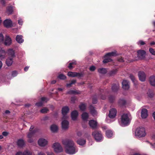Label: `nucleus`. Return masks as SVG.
Segmentation results:
<instances>
[{
    "label": "nucleus",
    "mask_w": 155,
    "mask_h": 155,
    "mask_svg": "<svg viewBox=\"0 0 155 155\" xmlns=\"http://www.w3.org/2000/svg\"><path fill=\"white\" fill-rule=\"evenodd\" d=\"M62 143L65 145L66 152L70 154H73L77 152L78 150L74 146V142L70 140H63Z\"/></svg>",
    "instance_id": "nucleus-1"
},
{
    "label": "nucleus",
    "mask_w": 155,
    "mask_h": 155,
    "mask_svg": "<svg viewBox=\"0 0 155 155\" xmlns=\"http://www.w3.org/2000/svg\"><path fill=\"white\" fill-rule=\"evenodd\" d=\"M92 135L97 142H100L103 140V137L101 132L100 131L95 130L93 132Z\"/></svg>",
    "instance_id": "nucleus-2"
},
{
    "label": "nucleus",
    "mask_w": 155,
    "mask_h": 155,
    "mask_svg": "<svg viewBox=\"0 0 155 155\" xmlns=\"http://www.w3.org/2000/svg\"><path fill=\"white\" fill-rule=\"evenodd\" d=\"M121 123L122 125L126 126L129 124L130 119L127 114H123L121 117Z\"/></svg>",
    "instance_id": "nucleus-3"
},
{
    "label": "nucleus",
    "mask_w": 155,
    "mask_h": 155,
    "mask_svg": "<svg viewBox=\"0 0 155 155\" xmlns=\"http://www.w3.org/2000/svg\"><path fill=\"white\" fill-rule=\"evenodd\" d=\"M135 134L139 137H144L146 134L145 128L142 127L137 128L135 131Z\"/></svg>",
    "instance_id": "nucleus-4"
},
{
    "label": "nucleus",
    "mask_w": 155,
    "mask_h": 155,
    "mask_svg": "<svg viewBox=\"0 0 155 155\" xmlns=\"http://www.w3.org/2000/svg\"><path fill=\"white\" fill-rule=\"evenodd\" d=\"M37 131V129H35L32 131L30 132L27 135V137L28 138V142L30 143L33 142V139L32 137L34 136L35 133Z\"/></svg>",
    "instance_id": "nucleus-5"
},
{
    "label": "nucleus",
    "mask_w": 155,
    "mask_h": 155,
    "mask_svg": "<svg viewBox=\"0 0 155 155\" xmlns=\"http://www.w3.org/2000/svg\"><path fill=\"white\" fill-rule=\"evenodd\" d=\"M68 75L70 77H83L84 74L82 73H78L76 72H73L72 71H69L68 73Z\"/></svg>",
    "instance_id": "nucleus-6"
},
{
    "label": "nucleus",
    "mask_w": 155,
    "mask_h": 155,
    "mask_svg": "<svg viewBox=\"0 0 155 155\" xmlns=\"http://www.w3.org/2000/svg\"><path fill=\"white\" fill-rule=\"evenodd\" d=\"M54 151L56 153L60 152L62 151V148L60 144L58 143H55L53 146Z\"/></svg>",
    "instance_id": "nucleus-7"
},
{
    "label": "nucleus",
    "mask_w": 155,
    "mask_h": 155,
    "mask_svg": "<svg viewBox=\"0 0 155 155\" xmlns=\"http://www.w3.org/2000/svg\"><path fill=\"white\" fill-rule=\"evenodd\" d=\"M69 110V109L68 107H64L62 109V113L63 116L62 119H67L68 117L67 116V114L68 113Z\"/></svg>",
    "instance_id": "nucleus-8"
},
{
    "label": "nucleus",
    "mask_w": 155,
    "mask_h": 155,
    "mask_svg": "<svg viewBox=\"0 0 155 155\" xmlns=\"http://www.w3.org/2000/svg\"><path fill=\"white\" fill-rule=\"evenodd\" d=\"M117 110L115 108H112L109 111V117L111 118H113L116 115Z\"/></svg>",
    "instance_id": "nucleus-9"
},
{
    "label": "nucleus",
    "mask_w": 155,
    "mask_h": 155,
    "mask_svg": "<svg viewBox=\"0 0 155 155\" xmlns=\"http://www.w3.org/2000/svg\"><path fill=\"white\" fill-rule=\"evenodd\" d=\"M138 76L140 80L144 81L146 79V74L143 71H140L138 72Z\"/></svg>",
    "instance_id": "nucleus-10"
},
{
    "label": "nucleus",
    "mask_w": 155,
    "mask_h": 155,
    "mask_svg": "<svg viewBox=\"0 0 155 155\" xmlns=\"http://www.w3.org/2000/svg\"><path fill=\"white\" fill-rule=\"evenodd\" d=\"M4 26L6 28H10L12 27V21L10 19H6L3 22Z\"/></svg>",
    "instance_id": "nucleus-11"
},
{
    "label": "nucleus",
    "mask_w": 155,
    "mask_h": 155,
    "mask_svg": "<svg viewBox=\"0 0 155 155\" xmlns=\"http://www.w3.org/2000/svg\"><path fill=\"white\" fill-rule=\"evenodd\" d=\"M117 55L116 51L106 54L104 57V58H109L110 57H114Z\"/></svg>",
    "instance_id": "nucleus-12"
},
{
    "label": "nucleus",
    "mask_w": 155,
    "mask_h": 155,
    "mask_svg": "<svg viewBox=\"0 0 155 155\" xmlns=\"http://www.w3.org/2000/svg\"><path fill=\"white\" fill-rule=\"evenodd\" d=\"M97 122L94 120H91L89 121V125L90 127L93 129H96L97 128Z\"/></svg>",
    "instance_id": "nucleus-13"
},
{
    "label": "nucleus",
    "mask_w": 155,
    "mask_h": 155,
    "mask_svg": "<svg viewBox=\"0 0 155 155\" xmlns=\"http://www.w3.org/2000/svg\"><path fill=\"white\" fill-rule=\"evenodd\" d=\"M12 39L9 36L6 35L5 36V41L4 43L5 45L9 46L12 43Z\"/></svg>",
    "instance_id": "nucleus-14"
},
{
    "label": "nucleus",
    "mask_w": 155,
    "mask_h": 155,
    "mask_svg": "<svg viewBox=\"0 0 155 155\" xmlns=\"http://www.w3.org/2000/svg\"><path fill=\"white\" fill-rule=\"evenodd\" d=\"M47 141L43 138H41L38 140V144L41 146H45L47 144Z\"/></svg>",
    "instance_id": "nucleus-15"
},
{
    "label": "nucleus",
    "mask_w": 155,
    "mask_h": 155,
    "mask_svg": "<svg viewBox=\"0 0 155 155\" xmlns=\"http://www.w3.org/2000/svg\"><path fill=\"white\" fill-rule=\"evenodd\" d=\"M122 88L125 90H128L130 87L129 82L126 80H124L122 82Z\"/></svg>",
    "instance_id": "nucleus-16"
},
{
    "label": "nucleus",
    "mask_w": 155,
    "mask_h": 155,
    "mask_svg": "<svg viewBox=\"0 0 155 155\" xmlns=\"http://www.w3.org/2000/svg\"><path fill=\"white\" fill-rule=\"evenodd\" d=\"M148 111L147 109L143 108L141 112V117L142 118H146L148 116Z\"/></svg>",
    "instance_id": "nucleus-17"
},
{
    "label": "nucleus",
    "mask_w": 155,
    "mask_h": 155,
    "mask_svg": "<svg viewBox=\"0 0 155 155\" xmlns=\"http://www.w3.org/2000/svg\"><path fill=\"white\" fill-rule=\"evenodd\" d=\"M127 103L126 101L124 99H120L118 102V105L120 107L124 106Z\"/></svg>",
    "instance_id": "nucleus-18"
},
{
    "label": "nucleus",
    "mask_w": 155,
    "mask_h": 155,
    "mask_svg": "<svg viewBox=\"0 0 155 155\" xmlns=\"http://www.w3.org/2000/svg\"><path fill=\"white\" fill-rule=\"evenodd\" d=\"M62 127L63 129H66L68 127L69 122L67 120H64L62 122Z\"/></svg>",
    "instance_id": "nucleus-19"
},
{
    "label": "nucleus",
    "mask_w": 155,
    "mask_h": 155,
    "mask_svg": "<svg viewBox=\"0 0 155 155\" xmlns=\"http://www.w3.org/2000/svg\"><path fill=\"white\" fill-rule=\"evenodd\" d=\"M78 115V112L77 110L73 111L71 114V117L72 119L74 120H75Z\"/></svg>",
    "instance_id": "nucleus-20"
},
{
    "label": "nucleus",
    "mask_w": 155,
    "mask_h": 155,
    "mask_svg": "<svg viewBox=\"0 0 155 155\" xmlns=\"http://www.w3.org/2000/svg\"><path fill=\"white\" fill-rule=\"evenodd\" d=\"M89 110L91 113L92 115L94 116L97 114V111L95 109V107L92 105H90L89 106Z\"/></svg>",
    "instance_id": "nucleus-21"
},
{
    "label": "nucleus",
    "mask_w": 155,
    "mask_h": 155,
    "mask_svg": "<svg viewBox=\"0 0 155 155\" xmlns=\"http://www.w3.org/2000/svg\"><path fill=\"white\" fill-rule=\"evenodd\" d=\"M67 94H81V91L78 90H71L67 92Z\"/></svg>",
    "instance_id": "nucleus-22"
},
{
    "label": "nucleus",
    "mask_w": 155,
    "mask_h": 155,
    "mask_svg": "<svg viewBox=\"0 0 155 155\" xmlns=\"http://www.w3.org/2000/svg\"><path fill=\"white\" fill-rule=\"evenodd\" d=\"M18 146L20 147H22L25 144L24 140L22 139H19L17 142Z\"/></svg>",
    "instance_id": "nucleus-23"
},
{
    "label": "nucleus",
    "mask_w": 155,
    "mask_h": 155,
    "mask_svg": "<svg viewBox=\"0 0 155 155\" xmlns=\"http://www.w3.org/2000/svg\"><path fill=\"white\" fill-rule=\"evenodd\" d=\"M16 40L18 43L20 44L23 43L24 41L22 36L21 35H17L16 37Z\"/></svg>",
    "instance_id": "nucleus-24"
},
{
    "label": "nucleus",
    "mask_w": 155,
    "mask_h": 155,
    "mask_svg": "<svg viewBox=\"0 0 155 155\" xmlns=\"http://www.w3.org/2000/svg\"><path fill=\"white\" fill-rule=\"evenodd\" d=\"M151 85L153 86H155V76H152L150 77L149 80Z\"/></svg>",
    "instance_id": "nucleus-25"
},
{
    "label": "nucleus",
    "mask_w": 155,
    "mask_h": 155,
    "mask_svg": "<svg viewBox=\"0 0 155 155\" xmlns=\"http://www.w3.org/2000/svg\"><path fill=\"white\" fill-rule=\"evenodd\" d=\"M86 142V140L83 139H80L77 140V143L81 146H83L85 144Z\"/></svg>",
    "instance_id": "nucleus-26"
},
{
    "label": "nucleus",
    "mask_w": 155,
    "mask_h": 155,
    "mask_svg": "<svg viewBox=\"0 0 155 155\" xmlns=\"http://www.w3.org/2000/svg\"><path fill=\"white\" fill-rule=\"evenodd\" d=\"M146 52L143 50H140L137 51L138 55L139 57H143L146 55Z\"/></svg>",
    "instance_id": "nucleus-27"
},
{
    "label": "nucleus",
    "mask_w": 155,
    "mask_h": 155,
    "mask_svg": "<svg viewBox=\"0 0 155 155\" xmlns=\"http://www.w3.org/2000/svg\"><path fill=\"white\" fill-rule=\"evenodd\" d=\"M8 54L12 57H14L15 56V53L14 51L12 49H9L7 51Z\"/></svg>",
    "instance_id": "nucleus-28"
},
{
    "label": "nucleus",
    "mask_w": 155,
    "mask_h": 155,
    "mask_svg": "<svg viewBox=\"0 0 155 155\" xmlns=\"http://www.w3.org/2000/svg\"><path fill=\"white\" fill-rule=\"evenodd\" d=\"M6 54L5 51L2 48H0V58H4Z\"/></svg>",
    "instance_id": "nucleus-29"
},
{
    "label": "nucleus",
    "mask_w": 155,
    "mask_h": 155,
    "mask_svg": "<svg viewBox=\"0 0 155 155\" xmlns=\"http://www.w3.org/2000/svg\"><path fill=\"white\" fill-rule=\"evenodd\" d=\"M88 114L87 113L84 112L81 115L82 120L84 121H87L88 117Z\"/></svg>",
    "instance_id": "nucleus-30"
},
{
    "label": "nucleus",
    "mask_w": 155,
    "mask_h": 155,
    "mask_svg": "<svg viewBox=\"0 0 155 155\" xmlns=\"http://www.w3.org/2000/svg\"><path fill=\"white\" fill-rule=\"evenodd\" d=\"M119 88V86L118 84H114L112 85V89L114 92L117 91Z\"/></svg>",
    "instance_id": "nucleus-31"
},
{
    "label": "nucleus",
    "mask_w": 155,
    "mask_h": 155,
    "mask_svg": "<svg viewBox=\"0 0 155 155\" xmlns=\"http://www.w3.org/2000/svg\"><path fill=\"white\" fill-rule=\"evenodd\" d=\"M98 71L100 73L104 74L107 73V71L105 68H101L98 69Z\"/></svg>",
    "instance_id": "nucleus-32"
},
{
    "label": "nucleus",
    "mask_w": 155,
    "mask_h": 155,
    "mask_svg": "<svg viewBox=\"0 0 155 155\" xmlns=\"http://www.w3.org/2000/svg\"><path fill=\"white\" fill-rule=\"evenodd\" d=\"M13 12V10L12 8V7L10 6L8 7L6 10V13L8 15H9L12 14Z\"/></svg>",
    "instance_id": "nucleus-33"
},
{
    "label": "nucleus",
    "mask_w": 155,
    "mask_h": 155,
    "mask_svg": "<svg viewBox=\"0 0 155 155\" xmlns=\"http://www.w3.org/2000/svg\"><path fill=\"white\" fill-rule=\"evenodd\" d=\"M129 77L135 85L137 84V81L136 80L135 77L132 74H130Z\"/></svg>",
    "instance_id": "nucleus-34"
},
{
    "label": "nucleus",
    "mask_w": 155,
    "mask_h": 155,
    "mask_svg": "<svg viewBox=\"0 0 155 155\" xmlns=\"http://www.w3.org/2000/svg\"><path fill=\"white\" fill-rule=\"evenodd\" d=\"M50 128L51 131L53 132H56L58 129V127L57 126L54 124L51 125V126Z\"/></svg>",
    "instance_id": "nucleus-35"
},
{
    "label": "nucleus",
    "mask_w": 155,
    "mask_h": 155,
    "mask_svg": "<svg viewBox=\"0 0 155 155\" xmlns=\"http://www.w3.org/2000/svg\"><path fill=\"white\" fill-rule=\"evenodd\" d=\"M106 135L107 137H111L112 136L113 132L111 130H107L106 131Z\"/></svg>",
    "instance_id": "nucleus-36"
},
{
    "label": "nucleus",
    "mask_w": 155,
    "mask_h": 155,
    "mask_svg": "<svg viewBox=\"0 0 155 155\" xmlns=\"http://www.w3.org/2000/svg\"><path fill=\"white\" fill-rule=\"evenodd\" d=\"M13 59H6V63L8 66H11L13 62Z\"/></svg>",
    "instance_id": "nucleus-37"
},
{
    "label": "nucleus",
    "mask_w": 155,
    "mask_h": 155,
    "mask_svg": "<svg viewBox=\"0 0 155 155\" xmlns=\"http://www.w3.org/2000/svg\"><path fill=\"white\" fill-rule=\"evenodd\" d=\"M79 107L81 110L82 111H84L86 109V105L85 104L82 103L79 105Z\"/></svg>",
    "instance_id": "nucleus-38"
},
{
    "label": "nucleus",
    "mask_w": 155,
    "mask_h": 155,
    "mask_svg": "<svg viewBox=\"0 0 155 155\" xmlns=\"http://www.w3.org/2000/svg\"><path fill=\"white\" fill-rule=\"evenodd\" d=\"M77 81L76 80L73 79L71 81V82L66 84V87H70L71 86L72 84H74L76 83Z\"/></svg>",
    "instance_id": "nucleus-39"
},
{
    "label": "nucleus",
    "mask_w": 155,
    "mask_h": 155,
    "mask_svg": "<svg viewBox=\"0 0 155 155\" xmlns=\"http://www.w3.org/2000/svg\"><path fill=\"white\" fill-rule=\"evenodd\" d=\"M115 99V97L113 95H110L108 97V100L110 103H113Z\"/></svg>",
    "instance_id": "nucleus-40"
},
{
    "label": "nucleus",
    "mask_w": 155,
    "mask_h": 155,
    "mask_svg": "<svg viewBox=\"0 0 155 155\" xmlns=\"http://www.w3.org/2000/svg\"><path fill=\"white\" fill-rule=\"evenodd\" d=\"M58 78L62 80H64L66 79V77L63 74H60L58 76Z\"/></svg>",
    "instance_id": "nucleus-41"
},
{
    "label": "nucleus",
    "mask_w": 155,
    "mask_h": 155,
    "mask_svg": "<svg viewBox=\"0 0 155 155\" xmlns=\"http://www.w3.org/2000/svg\"><path fill=\"white\" fill-rule=\"evenodd\" d=\"M117 72V69H114L110 71L109 72V74L110 76H112L115 74Z\"/></svg>",
    "instance_id": "nucleus-42"
},
{
    "label": "nucleus",
    "mask_w": 155,
    "mask_h": 155,
    "mask_svg": "<svg viewBox=\"0 0 155 155\" xmlns=\"http://www.w3.org/2000/svg\"><path fill=\"white\" fill-rule=\"evenodd\" d=\"M49 110L46 107H44L40 110V112L42 113H46L49 111Z\"/></svg>",
    "instance_id": "nucleus-43"
},
{
    "label": "nucleus",
    "mask_w": 155,
    "mask_h": 155,
    "mask_svg": "<svg viewBox=\"0 0 155 155\" xmlns=\"http://www.w3.org/2000/svg\"><path fill=\"white\" fill-rule=\"evenodd\" d=\"M4 37L1 33H0V45L4 43Z\"/></svg>",
    "instance_id": "nucleus-44"
},
{
    "label": "nucleus",
    "mask_w": 155,
    "mask_h": 155,
    "mask_svg": "<svg viewBox=\"0 0 155 155\" xmlns=\"http://www.w3.org/2000/svg\"><path fill=\"white\" fill-rule=\"evenodd\" d=\"M23 155H32V154L30 151L26 150L23 152Z\"/></svg>",
    "instance_id": "nucleus-45"
},
{
    "label": "nucleus",
    "mask_w": 155,
    "mask_h": 155,
    "mask_svg": "<svg viewBox=\"0 0 155 155\" xmlns=\"http://www.w3.org/2000/svg\"><path fill=\"white\" fill-rule=\"evenodd\" d=\"M18 74V72L16 71H12V76L13 77L16 76Z\"/></svg>",
    "instance_id": "nucleus-46"
},
{
    "label": "nucleus",
    "mask_w": 155,
    "mask_h": 155,
    "mask_svg": "<svg viewBox=\"0 0 155 155\" xmlns=\"http://www.w3.org/2000/svg\"><path fill=\"white\" fill-rule=\"evenodd\" d=\"M112 59H104L103 61V62L104 63H107L112 61Z\"/></svg>",
    "instance_id": "nucleus-47"
},
{
    "label": "nucleus",
    "mask_w": 155,
    "mask_h": 155,
    "mask_svg": "<svg viewBox=\"0 0 155 155\" xmlns=\"http://www.w3.org/2000/svg\"><path fill=\"white\" fill-rule=\"evenodd\" d=\"M77 97L75 96H73L71 97V101L72 103H74L75 101L77 100Z\"/></svg>",
    "instance_id": "nucleus-48"
},
{
    "label": "nucleus",
    "mask_w": 155,
    "mask_h": 155,
    "mask_svg": "<svg viewBox=\"0 0 155 155\" xmlns=\"http://www.w3.org/2000/svg\"><path fill=\"white\" fill-rule=\"evenodd\" d=\"M76 64V62L70 63L68 66L69 68L70 69L72 68H73L72 65L73 64Z\"/></svg>",
    "instance_id": "nucleus-49"
},
{
    "label": "nucleus",
    "mask_w": 155,
    "mask_h": 155,
    "mask_svg": "<svg viewBox=\"0 0 155 155\" xmlns=\"http://www.w3.org/2000/svg\"><path fill=\"white\" fill-rule=\"evenodd\" d=\"M41 100L42 101H45L46 102L49 100V99L46 97H42L41 98Z\"/></svg>",
    "instance_id": "nucleus-50"
},
{
    "label": "nucleus",
    "mask_w": 155,
    "mask_h": 155,
    "mask_svg": "<svg viewBox=\"0 0 155 155\" xmlns=\"http://www.w3.org/2000/svg\"><path fill=\"white\" fill-rule=\"evenodd\" d=\"M149 51L152 54L155 55V51L152 48H149Z\"/></svg>",
    "instance_id": "nucleus-51"
},
{
    "label": "nucleus",
    "mask_w": 155,
    "mask_h": 155,
    "mask_svg": "<svg viewBox=\"0 0 155 155\" xmlns=\"http://www.w3.org/2000/svg\"><path fill=\"white\" fill-rule=\"evenodd\" d=\"M147 94L148 96L150 98L152 97H153V94L152 92H148L147 93Z\"/></svg>",
    "instance_id": "nucleus-52"
},
{
    "label": "nucleus",
    "mask_w": 155,
    "mask_h": 155,
    "mask_svg": "<svg viewBox=\"0 0 155 155\" xmlns=\"http://www.w3.org/2000/svg\"><path fill=\"white\" fill-rule=\"evenodd\" d=\"M95 69L96 68L94 66H91L89 68V70L91 71H94L95 70Z\"/></svg>",
    "instance_id": "nucleus-53"
},
{
    "label": "nucleus",
    "mask_w": 155,
    "mask_h": 155,
    "mask_svg": "<svg viewBox=\"0 0 155 155\" xmlns=\"http://www.w3.org/2000/svg\"><path fill=\"white\" fill-rule=\"evenodd\" d=\"M97 103V100L96 98L93 97L92 98V103L93 104H96Z\"/></svg>",
    "instance_id": "nucleus-54"
},
{
    "label": "nucleus",
    "mask_w": 155,
    "mask_h": 155,
    "mask_svg": "<svg viewBox=\"0 0 155 155\" xmlns=\"http://www.w3.org/2000/svg\"><path fill=\"white\" fill-rule=\"evenodd\" d=\"M43 103L42 102H39L37 103L36 104V105L38 107H41L42 106Z\"/></svg>",
    "instance_id": "nucleus-55"
},
{
    "label": "nucleus",
    "mask_w": 155,
    "mask_h": 155,
    "mask_svg": "<svg viewBox=\"0 0 155 155\" xmlns=\"http://www.w3.org/2000/svg\"><path fill=\"white\" fill-rule=\"evenodd\" d=\"M137 44L138 45L140 44L141 45H143L145 44V43L142 41H140L137 42Z\"/></svg>",
    "instance_id": "nucleus-56"
},
{
    "label": "nucleus",
    "mask_w": 155,
    "mask_h": 155,
    "mask_svg": "<svg viewBox=\"0 0 155 155\" xmlns=\"http://www.w3.org/2000/svg\"><path fill=\"white\" fill-rule=\"evenodd\" d=\"M8 134V133L6 131H4L2 133V135L5 137L7 136Z\"/></svg>",
    "instance_id": "nucleus-57"
},
{
    "label": "nucleus",
    "mask_w": 155,
    "mask_h": 155,
    "mask_svg": "<svg viewBox=\"0 0 155 155\" xmlns=\"http://www.w3.org/2000/svg\"><path fill=\"white\" fill-rule=\"evenodd\" d=\"M146 142H147L148 143H149L153 148H155V143L153 144L152 143H150V142H149L148 141H146Z\"/></svg>",
    "instance_id": "nucleus-58"
},
{
    "label": "nucleus",
    "mask_w": 155,
    "mask_h": 155,
    "mask_svg": "<svg viewBox=\"0 0 155 155\" xmlns=\"http://www.w3.org/2000/svg\"><path fill=\"white\" fill-rule=\"evenodd\" d=\"M18 22L19 25H21L23 24V21L21 19H19L18 21Z\"/></svg>",
    "instance_id": "nucleus-59"
},
{
    "label": "nucleus",
    "mask_w": 155,
    "mask_h": 155,
    "mask_svg": "<svg viewBox=\"0 0 155 155\" xmlns=\"http://www.w3.org/2000/svg\"><path fill=\"white\" fill-rule=\"evenodd\" d=\"M15 155H23V153L21 151H18L16 153Z\"/></svg>",
    "instance_id": "nucleus-60"
},
{
    "label": "nucleus",
    "mask_w": 155,
    "mask_h": 155,
    "mask_svg": "<svg viewBox=\"0 0 155 155\" xmlns=\"http://www.w3.org/2000/svg\"><path fill=\"white\" fill-rule=\"evenodd\" d=\"M100 96L101 98L103 100H104L106 98V96L105 95H101Z\"/></svg>",
    "instance_id": "nucleus-61"
},
{
    "label": "nucleus",
    "mask_w": 155,
    "mask_h": 155,
    "mask_svg": "<svg viewBox=\"0 0 155 155\" xmlns=\"http://www.w3.org/2000/svg\"><path fill=\"white\" fill-rule=\"evenodd\" d=\"M29 67H28V66H26L24 68V70L26 72L27 71H28V69H29Z\"/></svg>",
    "instance_id": "nucleus-62"
},
{
    "label": "nucleus",
    "mask_w": 155,
    "mask_h": 155,
    "mask_svg": "<svg viewBox=\"0 0 155 155\" xmlns=\"http://www.w3.org/2000/svg\"><path fill=\"white\" fill-rule=\"evenodd\" d=\"M77 134L78 136L80 137L82 135V134L81 132L79 131L77 132Z\"/></svg>",
    "instance_id": "nucleus-63"
},
{
    "label": "nucleus",
    "mask_w": 155,
    "mask_h": 155,
    "mask_svg": "<svg viewBox=\"0 0 155 155\" xmlns=\"http://www.w3.org/2000/svg\"><path fill=\"white\" fill-rule=\"evenodd\" d=\"M38 155H46L45 153L42 152H41L38 153Z\"/></svg>",
    "instance_id": "nucleus-64"
}]
</instances>
